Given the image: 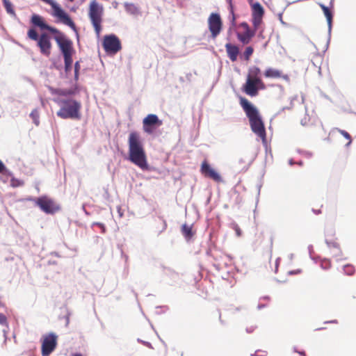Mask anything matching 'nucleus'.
Masks as SVG:
<instances>
[{
    "mask_svg": "<svg viewBox=\"0 0 356 356\" xmlns=\"http://www.w3.org/2000/svg\"><path fill=\"white\" fill-rule=\"evenodd\" d=\"M300 355H302V356H306L305 355V352H301L300 353Z\"/></svg>",
    "mask_w": 356,
    "mask_h": 356,
    "instance_id": "nucleus-43",
    "label": "nucleus"
},
{
    "mask_svg": "<svg viewBox=\"0 0 356 356\" xmlns=\"http://www.w3.org/2000/svg\"><path fill=\"white\" fill-rule=\"evenodd\" d=\"M321 266L324 269H327L331 266L330 261L328 259H324L321 261Z\"/></svg>",
    "mask_w": 356,
    "mask_h": 356,
    "instance_id": "nucleus-29",
    "label": "nucleus"
},
{
    "mask_svg": "<svg viewBox=\"0 0 356 356\" xmlns=\"http://www.w3.org/2000/svg\"><path fill=\"white\" fill-rule=\"evenodd\" d=\"M181 233L186 241H190L195 235L193 231V226L184 224L181 227Z\"/></svg>",
    "mask_w": 356,
    "mask_h": 356,
    "instance_id": "nucleus-18",
    "label": "nucleus"
},
{
    "mask_svg": "<svg viewBox=\"0 0 356 356\" xmlns=\"http://www.w3.org/2000/svg\"><path fill=\"white\" fill-rule=\"evenodd\" d=\"M282 77L284 78V79H286L287 76H283Z\"/></svg>",
    "mask_w": 356,
    "mask_h": 356,
    "instance_id": "nucleus-45",
    "label": "nucleus"
},
{
    "mask_svg": "<svg viewBox=\"0 0 356 356\" xmlns=\"http://www.w3.org/2000/svg\"><path fill=\"white\" fill-rule=\"evenodd\" d=\"M252 24L255 29H257L262 22L264 14L263 7L259 3H255L252 6Z\"/></svg>",
    "mask_w": 356,
    "mask_h": 356,
    "instance_id": "nucleus-15",
    "label": "nucleus"
},
{
    "mask_svg": "<svg viewBox=\"0 0 356 356\" xmlns=\"http://www.w3.org/2000/svg\"><path fill=\"white\" fill-rule=\"evenodd\" d=\"M264 238V236L261 234L258 236V238L257 239V242H261Z\"/></svg>",
    "mask_w": 356,
    "mask_h": 356,
    "instance_id": "nucleus-36",
    "label": "nucleus"
},
{
    "mask_svg": "<svg viewBox=\"0 0 356 356\" xmlns=\"http://www.w3.org/2000/svg\"><path fill=\"white\" fill-rule=\"evenodd\" d=\"M28 37L33 40H38L39 36L37 31L34 29H30L27 33Z\"/></svg>",
    "mask_w": 356,
    "mask_h": 356,
    "instance_id": "nucleus-23",
    "label": "nucleus"
},
{
    "mask_svg": "<svg viewBox=\"0 0 356 356\" xmlns=\"http://www.w3.org/2000/svg\"><path fill=\"white\" fill-rule=\"evenodd\" d=\"M326 243H327V245L329 247L335 248L338 249L339 251H340L339 245L337 243H335V242H328L327 241H326Z\"/></svg>",
    "mask_w": 356,
    "mask_h": 356,
    "instance_id": "nucleus-32",
    "label": "nucleus"
},
{
    "mask_svg": "<svg viewBox=\"0 0 356 356\" xmlns=\"http://www.w3.org/2000/svg\"><path fill=\"white\" fill-rule=\"evenodd\" d=\"M201 173L205 177H209L216 182H220L222 178L220 175L209 165L207 161H204L201 165Z\"/></svg>",
    "mask_w": 356,
    "mask_h": 356,
    "instance_id": "nucleus-16",
    "label": "nucleus"
},
{
    "mask_svg": "<svg viewBox=\"0 0 356 356\" xmlns=\"http://www.w3.org/2000/svg\"><path fill=\"white\" fill-rule=\"evenodd\" d=\"M266 88L265 83L262 80H252L246 79L245 83L243 86V92L250 97H255L258 95L259 90Z\"/></svg>",
    "mask_w": 356,
    "mask_h": 356,
    "instance_id": "nucleus-9",
    "label": "nucleus"
},
{
    "mask_svg": "<svg viewBox=\"0 0 356 356\" xmlns=\"http://www.w3.org/2000/svg\"><path fill=\"white\" fill-rule=\"evenodd\" d=\"M5 8L8 13L14 14V10L13 8L11 3L8 0H3Z\"/></svg>",
    "mask_w": 356,
    "mask_h": 356,
    "instance_id": "nucleus-25",
    "label": "nucleus"
},
{
    "mask_svg": "<svg viewBox=\"0 0 356 356\" xmlns=\"http://www.w3.org/2000/svg\"><path fill=\"white\" fill-rule=\"evenodd\" d=\"M254 52V49L252 47H247L243 54L244 60L248 61Z\"/></svg>",
    "mask_w": 356,
    "mask_h": 356,
    "instance_id": "nucleus-22",
    "label": "nucleus"
},
{
    "mask_svg": "<svg viewBox=\"0 0 356 356\" xmlns=\"http://www.w3.org/2000/svg\"><path fill=\"white\" fill-rule=\"evenodd\" d=\"M240 26L243 29V31L241 33H237V38L243 44H247L251 41L255 33L250 28L249 25L246 22H242L240 24Z\"/></svg>",
    "mask_w": 356,
    "mask_h": 356,
    "instance_id": "nucleus-13",
    "label": "nucleus"
},
{
    "mask_svg": "<svg viewBox=\"0 0 356 356\" xmlns=\"http://www.w3.org/2000/svg\"><path fill=\"white\" fill-rule=\"evenodd\" d=\"M161 125L162 121L155 114H149L143 120V131L147 134H152L156 128Z\"/></svg>",
    "mask_w": 356,
    "mask_h": 356,
    "instance_id": "nucleus-12",
    "label": "nucleus"
},
{
    "mask_svg": "<svg viewBox=\"0 0 356 356\" xmlns=\"http://www.w3.org/2000/svg\"><path fill=\"white\" fill-rule=\"evenodd\" d=\"M79 62H76L74 65V71H75V78L77 79L78 74H79Z\"/></svg>",
    "mask_w": 356,
    "mask_h": 356,
    "instance_id": "nucleus-33",
    "label": "nucleus"
},
{
    "mask_svg": "<svg viewBox=\"0 0 356 356\" xmlns=\"http://www.w3.org/2000/svg\"><path fill=\"white\" fill-rule=\"evenodd\" d=\"M24 184V181L16 179L15 177H12L10 179V186L13 187H18L21 186Z\"/></svg>",
    "mask_w": 356,
    "mask_h": 356,
    "instance_id": "nucleus-26",
    "label": "nucleus"
},
{
    "mask_svg": "<svg viewBox=\"0 0 356 356\" xmlns=\"http://www.w3.org/2000/svg\"><path fill=\"white\" fill-rule=\"evenodd\" d=\"M264 76L266 78H274V79L280 78L282 76V72L280 70L273 69V68H268L264 72Z\"/></svg>",
    "mask_w": 356,
    "mask_h": 356,
    "instance_id": "nucleus-21",
    "label": "nucleus"
},
{
    "mask_svg": "<svg viewBox=\"0 0 356 356\" xmlns=\"http://www.w3.org/2000/svg\"><path fill=\"white\" fill-rule=\"evenodd\" d=\"M63 94L64 95H71V94H72V92L70 91H67V92H63Z\"/></svg>",
    "mask_w": 356,
    "mask_h": 356,
    "instance_id": "nucleus-39",
    "label": "nucleus"
},
{
    "mask_svg": "<svg viewBox=\"0 0 356 356\" xmlns=\"http://www.w3.org/2000/svg\"><path fill=\"white\" fill-rule=\"evenodd\" d=\"M261 70L258 67L254 66L250 67L248 70V73L247 75V79H250L252 80H261L260 78Z\"/></svg>",
    "mask_w": 356,
    "mask_h": 356,
    "instance_id": "nucleus-19",
    "label": "nucleus"
},
{
    "mask_svg": "<svg viewBox=\"0 0 356 356\" xmlns=\"http://www.w3.org/2000/svg\"><path fill=\"white\" fill-rule=\"evenodd\" d=\"M60 109L57 112V115L62 119H75L81 118L80 110L81 104L79 102L73 99H61L59 101Z\"/></svg>",
    "mask_w": 356,
    "mask_h": 356,
    "instance_id": "nucleus-3",
    "label": "nucleus"
},
{
    "mask_svg": "<svg viewBox=\"0 0 356 356\" xmlns=\"http://www.w3.org/2000/svg\"><path fill=\"white\" fill-rule=\"evenodd\" d=\"M0 324L2 325H4L6 327L8 326V321H7V318L3 314H0Z\"/></svg>",
    "mask_w": 356,
    "mask_h": 356,
    "instance_id": "nucleus-27",
    "label": "nucleus"
},
{
    "mask_svg": "<svg viewBox=\"0 0 356 356\" xmlns=\"http://www.w3.org/2000/svg\"><path fill=\"white\" fill-rule=\"evenodd\" d=\"M167 227V223L165 221H163V229H165Z\"/></svg>",
    "mask_w": 356,
    "mask_h": 356,
    "instance_id": "nucleus-40",
    "label": "nucleus"
},
{
    "mask_svg": "<svg viewBox=\"0 0 356 356\" xmlns=\"http://www.w3.org/2000/svg\"><path fill=\"white\" fill-rule=\"evenodd\" d=\"M340 133L341 134V135H343L346 139H348L349 141H348V145L350 144L351 142H352V140H351V136L346 131L344 130H341L340 131Z\"/></svg>",
    "mask_w": 356,
    "mask_h": 356,
    "instance_id": "nucleus-30",
    "label": "nucleus"
},
{
    "mask_svg": "<svg viewBox=\"0 0 356 356\" xmlns=\"http://www.w3.org/2000/svg\"><path fill=\"white\" fill-rule=\"evenodd\" d=\"M332 1H333V0H330V5H331V6H332Z\"/></svg>",
    "mask_w": 356,
    "mask_h": 356,
    "instance_id": "nucleus-44",
    "label": "nucleus"
},
{
    "mask_svg": "<svg viewBox=\"0 0 356 356\" xmlns=\"http://www.w3.org/2000/svg\"><path fill=\"white\" fill-rule=\"evenodd\" d=\"M318 5L323 10V13L327 19L328 26L330 28L331 25H332V17H333L332 10H330V8L328 6H325L323 3H318Z\"/></svg>",
    "mask_w": 356,
    "mask_h": 356,
    "instance_id": "nucleus-20",
    "label": "nucleus"
},
{
    "mask_svg": "<svg viewBox=\"0 0 356 356\" xmlns=\"http://www.w3.org/2000/svg\"><path fill=\"white\" fill-rule=\"evenodd\" d=\"M208 26L211 38L215 39L220 34L222 29V21L218 13H212L209 15Z\"/></svg>",
    "mask_w": 356,
    "mask_h": 356,
    "instance_id": "nucleus-8",
    "label": "nucleus"
},
{
    "mask_svg": "<svg viewBox=\"0 0 356 356\" xmlns=\"http://www.w3.org/2000/svg\"><path fill=\"white\" fill-rule=\"evenodd\" d=\"M57 345V336L54 333L45 335L42 343V356L49 355L56 348Z\"/></svg>",
    "mask_w": 356,
    "mask_h": 356,
    "instance_id": "nucleus-10",
    "label": "nucleus"
},
{
    "mask_svg": "<svg viewBox=\"0 0 356 356\" xmlns=\"http://www.w3.org/2000/svg\"><path fill=\"white\" fill-rule=\"evenodd\" d=\"M6 167L3 162L0 160V173L5 170Z\"/></svg>",
    "mask_w": 356,
    "mask_h": 356,
    "instance_id": "nucleus-35",
    "label": "nucleus"
},
{
    "mask_svg": "<svg viewBox=\"0 0 356 356\" xmlns=\"http://www.w3.org/2000/svg\"><path fill=\"white\" fill-rule=\"evenodd\" d=\"M102 46L106 53L111 55L116 54L122 49L120 39L114 34L105 35Z\"/></svg>",
    "mask_w": 356,
    "mask_h": 356,
    "instance_id": "nucleus-6",
    "label": "nucleus"
},
{
    "mask_svg": "<svg viewBox=\"0 0 356 356\" xmlns=\"http://www.w3.org/2000/svg\"><path fill=\"white\" fill-rule=\"evenodd\" d=\"M230 7V13L232 15V26H235V24H236V16H235V14H234V8H233V6L232 4H230L229 6Z\"/></svg>",
    "mask_w": 356,
    "mask_h": 356,
    "instance_id": "nucleus-28",
    "label": "nucleus"
},
{
    "mask_svg": "<svg viewBox=\"0 0 356 356\" xmlns=\"http://www.w3.org/2000/svg\"><path fill=\"white\" fill-rule=\"evenodd\" d=\"M129 159L142 170L148 168L147 156L144 149L140 134L137 131H131L128 138Z\"/></svg>",
    "mask_w": 356,
    "mask_h": 356,
    "instance_id": "nucleus-1",
    "label": "nucleus"
},
{
    "mask_svg": "<svg viewBox=\"0 0 356 356\" xmlns=\"http://www.w3.org/2000/svg\"><path fill=\"white\" fill-rule=\"evenodd\" d=\"M103 15V5L96 0L91 1L88 7V17L97 35H99L102 31Z\"/></svg>",
    "mask_w": 356,
    "mask_h": 356,
    "instance_id": "nucleus-4",
    "label": "nucleus"
},
{
    "mask_svg": "<svg viewBox=\"0 0 356 356\" xmlns=\"http://www.w3.org/2000/svg\"><path fill=\"white\" fill-rule=\"evenodd\" d=\"M225 49L227 56L230 60L232 62L236 61L238 55L239 54V48L235 44L227 43L225 44Z\"/></svg>",
    "mask_w": 356,
    "mask_h": 356,
    "instance_id": "nucleus-17",
    "label": "nucleus"
},
{
    "mask_svg": "<svg viewBox=\"0 0 356 356\" xmlns=\"http://www.w3.org/2000/svg\"><path fill=\"white\" fill-rule=\"evenodd\" d=\"M31 22L35 26H37L40 27L41 29H45V30L49 31L51 33L56 34V35L54 36V40H56V38L57 37H58V38H65V37H66V35L63 33L60 32L57 29H56L54 27H52V26H50L47 25V24H45L44 22L43 18L41 16L38 15L34 14V15H32V17H31Z\"/></svg>",
    "mask_w": 356,
    "mask_h": 356,
    "instance_id": "nucleus-11",
    "label": "nucleus"
},
{
    "mask_svg": "<svg viewBox=\"0 0 356 356\" xmlns=\"http://www.w3.org/2000/svg\"><path fill=\"white\" fill-rule=\"evenodd\" d=\"M343 270L348 275H353L355 273V269L353 265L347 264L343 266Z\"/></svg>",
    "mask_w": 356,
    "mask_h": 356,
    "instance_id": "nucleus-24",
    "label": "nucleus"
},
{
    "mask_svg": "<svg viewBox=\"0 0 356 356\" xmlns=\"http://www.w3.org/2000/svg\"><path fill=\"white\" fill-rule=\"evenodd\" d=\"M234 229L235 230V232L236 233V235L238 236H241V234H242L241 229H240V227L237 225H235L234 226Z\"/></svg>",
    "mask_w": 356,
    "mask_h": 356,
    "instance_id": "nucleus-34",
    "label": "nucleus"
},
{
    "mask_svg": "<svg viewBox=\"0 0 356 356\" xmlns=\"http://www.w3.org/2000/svg\"><path fill=\"white\" fill-rule=\"evenodd\" d=\"M92 225L98 226L102 229V233L104 234L106 232V227L103 223L95 222L92 223Z\"/></svg>",
    "mask_w": 356,
    "mask_h": 356,
    "instance_id": "nucleus-31",
    "label": "nucleus"
},
{
    "mask_svg": "<svg viewBox=\"0 0 356 356\" xmlns=\"http://www.w3.org/2000/svg\"><path fill=\"white\" fill-rule=\"evenodd\" d=\"M38 46L42 54L49 56L51 54V42L47 33H42L38 40Z\"/></svg>",
    "mask_w": 356,
    "mask_h": 356,
    "instance_id": "nucleus-14",
    "label": "nucleus"
},
{
    "mask_svg": "<svg viewBox=\"0 0 356 356\" xmlns=\"http://www.w3.org/2000/svg\"><path fill=\"white\" fill-rule=\"evenodd\" d=\"M70 322V317L69 315L66 316V324L68 325Z\"/></svg>",
    "mask_w": 356,
    "mask_h": 356,
    "instance_id": "nucleus-38",
    "label": "nucleus"
},
{
    "mask_svg": "<svg viewBox=\"0 0 356 356\" xmlns=\"http://www.w3.org/2000/svg\"><path fill=\"white\" fill-rule=\"evenodd\" d=\"M72 356H82V355L80 353H76V354L72 355Z\"/></svg>",
    "mask_w": 356,
    "mask_h": 356,
    "instance_id": "nucleus-42",
    "label": "nucleus"
},
{
    "mask_svg": "<svg viewBox=\"0 0 356 356\" xmlns=\"http://www.w3.org/2000/svg\"><path fill=\"white\" fill-rule=\"evenodd\" d=\"M269 243H270V247H272V239L271 238H269Z\"/></svg>",
    "mask_w": 356,
    "mask_h": 356,
    "instance_id": "nucleus-41",
    "label": "nucleus"
},
{
    "mask_svg": "<svg viewBox=\"0 0 356 356\" xmlns=\"http://www.w3.org/2000/svg\"><path fill=\"white\" fill-rule=\"evenodd\" d=\"M240 105L249 120L252 131L263 140H266V129L258 109L243 97H240Z\"/></svg>",
    "mask_w": 356,
    "mask_h": 356,
    "instance_id": "nucleus-2",
    "label": "nucleus"
},
{
    "mask_svg": "<svg viewBox=\"0 0 356 356\" xmlns=\"http://www.w3.org/2000/svg\"><path fill=\"white\" fill-rule=\"evenodd\" d=\"M36 205L46 213H54L60 209L59 206L54 200L47 196H42L37 199Z\"/></svg>",
    "mask_w": 356,
    "mask_h": 356,
    "instance_id": "nucleus-7",
    "label": "nucleus"
},
{
    "mask_svg": "<svg viewBox=\"0 0 356 356\" xmlns=\"http://www.w3.org/2000/svg\"><path fill=\"white\" fill-rule=\"evenodd\" d=\"M56 42L63 55L65 70L66 72H68L71 70L73 62L72 55L74 53V49L72 41L67 37H57L56 38Z\"/></svg>",
    "mask_w": 356,
    "mask_h": 356,
    "instance_id": "nucleus-5",
    "label": "nucleus"
},
{
    "mask_svg": "<svg viewBox=\"0 0 356 356\" xmlns=\"http://www.w3.org/2000/svg\"><path fill=\"white\" fill-rule=\"evenodd\" d=\"M37 115V112H34L33 111L31 113V115L34 118L35 117V115Z\"/></svg>",
    "mask_w": 356,
    "mask_h": 356,
    "instance_id": "nucleus-37",
    "label": "nucleus"
}]
</instances>
